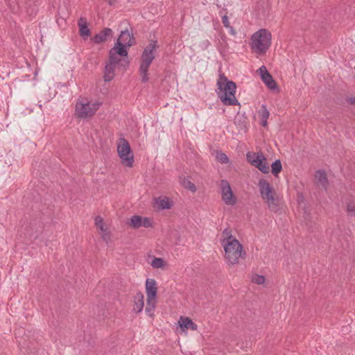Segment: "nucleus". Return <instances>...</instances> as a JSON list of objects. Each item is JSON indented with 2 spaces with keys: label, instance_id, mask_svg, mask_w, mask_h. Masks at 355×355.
<instances>
[{
  "label": "nucleus",
  "instance_id": "21",
  "mask_svg": "<svg viewBox=\"0 0 355 355\" xmlns=\"http://www.w3.org/2000/svg\"><path fill=\"white\" fill-rule=\"evenodd\" d=\"M315 178L320 182L323 187L326 188L328 184V180L324 171L320 170L317 171L315 173Z\"/></svg>",
  "mask_w": 355,
  "mask_h": 355
},
{
  "label": "nucleus",
  "instance_id": "9",
  "mask_svg": "<svg viewBox=\"0 0 355 355\" xmlns=\"http://www.w3.org/2000/svg\"><path fill=\"white\" fill-rule=\"evenodd\" d=\"M222 200L227 205H234L236 203V198L234 196L230 183L226 180L220 181Z\"/></svg>",
  "mask_w": 355,
  "mask_h": 355
},
{
  "label": "nucleus",
  "instance_id": "16",
  "mask_svg": "<svg viewBox=\"0 0 355 355\" xmlns=\"http://www.w3.org/2000/svg\"><path fill=\"white\" fill-rule=\"evenodd\" d=\"M78 26H79V31H80V35L83 37V38L87 37L90 35L91 31L89 28H88L87 21L85 19L81 17L78 20Z\"/></svg>",
  "mask_w": 355,
  "mask_h": 355
},
{
  "label": "nucleus",
  "instance_id": "29",
  "mask_svg": "<svg viewBox=\"0 0 355 355\" xmlns=\"http://www.w3.org/2000/svg\"><path fill=\"white\" fill-rule=\"evenodd\" d=\"M216 159L221 164H227L229 162L228 157L226 155V154L222 152L217 153Z\"/></svg>",
  "mask_w": 355,
  "mask_h": 355
},
{
  "label": "nucleus",
  "instance_id": "37",
  "mask_svg": "<svg viewBox=\"0 0 355 355\" xmlns=\"http://www.w3.org/2000/svg\"><path fill=\"white\" fill-rule=\"evenodd\" d=\"M227 28H229V32L232 35H236V32L235 31L234 28L232 26H230Z\"/></svg>",
  "mask_w": 355,
  "mask_h": 355
},
{
  "label": "nucleus",
  "instance_id": "22",
  "mask_svg": "<svg viewBox=\"0 0 355 355\" xmlns=\"http://www.w3.org/2000/svg\"><path fill=\"white\" fill-rule=\"evenodd\" d=\"M282 170V162L279 159H276L271 164V173L275 177H277Z\"/></svg>",
  "mask_w": 355,
  "mask_h": 355
},
{
  "label": "nucleus",
  "instance_id": "4",
  "mask_svg": "<svg viewBox=\"0 0 355 355\" xmlns=\"http://www.w3.org/2000/svg\"><path fill=\"white\" fill-rule=\"evenodd\" d=\"M258 186L261 198L266 201L269 209L271 210L276 209L277 207V200L275 197L272 187L268 181L265 179H261L259 181Z\"/></svg>",
  "mask_w": 355,
  "mask_h": 355
},
{
  "label": "nucleus",
  "instance_id": "19",
  "mask_svg": "<svg viewBox=\"0 0 355 355\" xmlns=\"http://www.w3.org/2000/svg\"><path fill=\"white\" fill-rule=\"evenodd\" d=\"M155 202L162 209H168L172 206V203L167 197H158L155 198Z\"/></svg>",
  "mask_w": 355,
  "mask_h": 355
},
{
  "label": "nucleus",
  "instance_id": "32",
  "mask_svg": "<svg viewBox=\"0 0 355 355\" xmlns=\"http://www.w3.org/2000/svg\"><path fill=\"white\" fill-rule=\"evenodd\" d=\"M95 225L97 227H98L101 231H104L103 228V220L101 216H96L95 218Z\"/></svg>",
  "mask_w": 355,
  "mask_h": 355
},
{
  "label": "nucleus",
  "instance_id": "8",
  "mask_svg": "<svg viewBox=\"0 0 355 355\" xmlns=\"http://www.w3.org/2000/svg\"><path fill=\"white\" fill-rule=\"evenodd\" d=\"M247 159L253 166L257 168L263 173H268L270 171L269 166L266 162V159L262 153L247 154Z\"/></svg>",
  "mask_w": 355,
  "mask_h": 355
},
{
  "label": "nucleus",
  "instance_id": "34",
  "mask_svg": "<svg viewBox=\"0 0 355 355\" xmlns=\"http://www.w3.org/2000/svg\"><path fill=\"white\" fill-rule=\"evenodd\" d=\"M259 71L261 78H263V76H265L267 73H269L265 66H261L259 69Z\"/></svg>",
  "mask_w": 355,
  "mask_h": 355
},
{
  "label": "nucleus",
  "instance_id": "28",
  "mask_svg": "<svg viewBox=\"0 0 355 355\" xmlns=\"http://www.w3.org/2000/svg\"><path fill=\"white\" fill-rule=\"evenodd\" d=\"M347 211L349 216L355 217V202L351 201L347 205Z\"/></svg>",
  "mask_w": 355,
  "mask_h": 355
},
{
  "label": "nucleus",
  "instance_id": "1",
  "mask_svg": "<svg viewBox=\"0 0 355 355\" xmlns=\"http://www.w3.org/2000/svg\"><path fill=\"white\" fill-rule=\"evenodd\" d=\"M218 92H217L222 103L225 105H240L239 102L235 97L236 84L229 80L227 78L222 74L217 81Z\"/></svg>",
  "mask_w": 355,
  "mask_h": 355
},
{
  "label": "nucleus",
  "instance_id": "17",
  "mask_svg": "<svg viewBox=\"0 0 355 355\" xmlns=\"http://www.w3.org/2000/svg\"><path fill=\"white\" fill-rule=\"evenodd\" d=\"M258 114L261 120V124L262 126L266 127L268 125V119L270 116V112L267 110V107L265 104L261 106L260 110L258 112Z\"/></svg>",
  "mask_w": 355,
  "mask_h": 355
},
{
  "label": "nucleus",
  "instance_id": "33",
  "mask_svg": "<svg viewBox=\"0 0 355 355\" xmlns=\"http://www.w3.org/2000/svg\"><path fill=\"white\" fill-rule=\"evenodd\" d=\"M101 102H95L94 103H90V107L91 110L94 112V115L95 114L96 112L100 108L101 105Z\"/></svg>",
  "mask_w": 355,
  "mask_h": 355
},
{
  "label": "nucleus",
  "instance_id": "35",
  "mask_svg": "<svg viewBox=\"0 0 355 355\" xmlns=\"http://www.w3.org/2000/svg\"><path fill=\"white\" fill-rule=\"evenodd\" d=\"M222 23L223 26L226 28H228L230 26V24L228 19L227 16L225 15L222 17Z\"/></svg>",
  "mask_w": 355,
  "mask_h": 355
},
{
  "label": "nucleus",
  "instance_id": "26",
  "mask_svg": "<svg viewBox=\"0 0 355 355\" xmlns=\"http://www.w3.org/2000/svg\"><path fill=\"white\" fill-rule=\"evenodd\" d=\"M182 185L185 189L191 191L193 193H195L196 191V185L189 180H184L182 182Z\"/></svg>",
  "mask_w": 355,
  "mask_h": 355
},
{
  "label": "nucleus",
  "instance_id": "30",
  "mask_svg": "<svg viewBox=\"0 0 355 355\" xmlns=\"http://www.w3.org/2000/svg\"><path fill=\"white\" fill-rule=\"evenodd\" d=\"M252 282L259 285L263 284L265 282V277L263 275H256L253 277Z\"/></svg>",
  "mask_w": 355,
  "mask_h": 355
},
{
  "label": "nucleus",
  "instance_id": "14",
  "mask_svg": "<svg viewBox=\"0 0 355 355\" xmlns=\"http://www.w3.org/2000/svg\"><path fill=\"white\" fill-rule=\"evenodd\" d=\"M144 297L141 292H138L135 295L133 311L140 313L143 310L144 306Z\"/></svg>",
  "mask_w": 355,
  "mask_h": 355
},
{
  "label": "nucleus",
  "instance_id": "5",
  "mask_svg": "<svg viewBox=\"0 0 355 355\" xmlns=\"http://www.w3.org/2000/svg\"><path fill=\"white\" fill-rule=\"evenodd\" d=\"M224 246L225 258L231 264H235L238 262L239 259L242 257L243 246L237 239H232L231 242H228L223 245Z\"/></svg>",
  "mask_w": 355,
  "mask_h": 355
},
{
  "label": "nucleus",
  "instance_id": "2",
  "mask_svg": "<svg viewBox=\"0 0 355 355\" xmlns=\"http://www.w3.org/2000/svg\"><path fill=\"white\" fill-rule=\"evenodd\" d=\"M157 49L158 45L157 41L152 40L143 51L139 69L140 76H141V81L143 83L148 81V69L155 58V53Z\"/></svg>",
  "mask_w": 355,
  "mask_h": 355
},
{
  "label": "nucleus",
  "instance_id": "18",
  "mask_svg": "<svg viewBox=\"0 0 355 355\" xmlns=\"http://www.w3.org/2000/svg\"><path fill=\"white\" fill-rule=\"evenodd\" d=\"M180 320H182V323L180 324L181 328L184 329H190L191 330H197L198 325L194 323L191 319L188 317H181Z\"/></svg>",
  "mask_w": 355,
  "mask_h": 355
},
{
  "label": "nucleus",
  "instance_id": "3",
  "mask_svg": "<svg viewBox=\"0 0 355 355\" xmlns=\"http://www.w3.org/2000/svg\"><path fill=\"white\" fill-rule=\"evenodd\" d=\"M272 35L269 31L261 28L251 37V49L257 54L266 53L271 45Z\"/></svg>",
  "mask_w": 355,
  "mask_h": 355
},
{
  "label": "nucleus",
  "instance_id": "13",
  "mask_svg": "<svg viewBox=\"0 0 355 355\" xmlns=\"http://www.w3.org/2000/svg\"><path fill=\"white\" fill-rule=\"evenodd\" d=\"M112 30L110 28H104L101 32L96 34L92 38V41L94 44H101L107 41L108 37L112 35Z\"/></svg>",
  "mask_w": 355,
  "mask_h": 355
},
{
  "label": "nucleus",
  "instance_id": "20",
  "mask_svg": "<svg viewBox=\"0 0 355 355\" xmlns=\"http://www.w3.org/2000/svg\"><path fill=\"white\" fill-rule=\"evenodd\" d=\"M263 82L270 89L277 88V83L270 73H267L265 76L261 78Z\"/></svg>",
  "mask_w": 355,
  "mask_h": 355
},
{
  "label": "nucleus",
  "instance_id": "6",
  "mask_svg": "<svg viewBox=\"0 0 355 355\" xmlns=\"http://www.w3.org/2000/svg\"><path fill=\"white\" fill-rule=\"evenodd\" d=\"M114 46L109 51L108 62L116 66L119 65L121 67L125 68L129 65V60H128V50L122 46Z\"/></svg>",
  "mask_w": 355,
  "mask_h": 355
},
{
  "label": "nucleus",
  "instance_id": "7",
  "mask_svg": "<svg viewBox=\"0 0 355 355\" xmlns=\"http://www.w3.org/2000/svg\"><path fill=\"white\" fill-rule=\"evenodd\" d=\"M118 153L121 159L123 164L128 167L132 166L134 162L133 153L130 148L128 141L125 139H121V143L118 146Z\"/></svg>",
  "mask_w": 355,
  "mask_h": 355
},
{
  "label": "nucleus",
  "instance_id": "36",
  "mask_svg": "<svg viewBox=\"0 0 355 355\" xmlns=\"http://www.w3.org/2000/svg\"><path fill=\"white\" fill-rule=\"evenodd\" d=\"M347 102L350 105L355 106V97H350L346 99Z\"/></svg>",
  "mask_w": 355,
  "mask_h": 355
},
{
  "label": "nucleus",
  "instance_id": "11",
  "mask_svg": "<svg viewBox=\"0 0 355 355\" xmlns=\"http://www.w3.org/2000/svg\"><path fill=\"white\" fill-rule=\"evenodd\" d=\"M134 42L135 38L132 35H131L128 30H125L121 31L114 46H116L117 44H119V45H118L119 48L122 46L126 49L133 45Z\"/></svg>",
  "mask_w": 355,
  "mask_h": 355
},
{
  "label": "nucleus",
  "instance_id": "25",
  "mask_svg": "<svg viewBox=\"0 0 355 355\" xmlns=\"http://www.w3.org/2000/svg\"><path fill=\"white\" fill-rule=\"evenodd\" d=\"M155 307V301H147L146 307L145 309V311L149 316H153L154 314V309Z\"/></svg>",
  "mask_w": 355,
  "mask_h": 355
},
{
  "label": "nucleus",
  "instance_id": "27",
  "mask_svg": "<svg viewBox=\"0 0 355 355\" xmlns=\"http://www.w3.org/2000/svg\"><path fill=\"white\" fill-rule=\"evenodd\" d=\"M164 265V261L162 258H157L155 257L154 259L152 261L151 266L154 268H162Z\"/></svg>",
  "mask_w": 355,
  "mask_h": 355
},
{
  "label": "nucleus",
  "instance_id": "12",
  "mask_svg": "<svg viewBox=\"0 0 355 355\" xmlns=\"http://www.w3.org/2000/svg\"><path fill=\"white\" fill-rule=\"evenodd\" d=\"M146 291L147 301H155L157 293V287L156 282L153 279H147L146 281Z\"/></svg>",
  "mask_w": 355,
  "mask_h": 355
},
{
  "label": "nucleus",
  "instance_id": "10",
  "mask_svg": "<svg viewBox=\"0 0 355 355\" xmlns=\"http://www.w3.org/2000/svg\"><path fill=\"white\" fill-rule=\"evenodd\" d=\"M76 114L80 119H86L94 116V112L91 110L89 102L83 103L78 101L75 107Z\"/></svg>",
  "mask_w": 355,
  "mask_h": 355
},
{
  "label": "nucleus",
  "instance_id": "15",
  "mask_svg": "<svg viewBox=\"0 0 355 355\" xmlns=\"http://www.w3.org/2000/svg\"><path fill=\"white\" fill-rule=\"evenodd\" d=\"M116 69V66L112 64V63L107 62L105 64L104 69V76L103 79L105 82H109L112 80L114 77V71Z\"/></svg>",
  "mask_w": 355,
  "mask_h": 355
},
{
  "label": "nucleus",
  "instance_id": "31",
  "mask_svg": "<svg viewBox=\"0 0 355 355\" xmlns=\"http://www.w3.org/2000/svg\"><path fill=\"white\" fill-rule=\"evenodd\" d=\"M153 224L151 220L149 218H141V227L148 228L152 227Z\"/></svg>",
  "mask_w": 355,
  "mask_h": 355
},
{
  "label": "nucleus",
  "instance_id": "24",
  "mask_svg": "<svg viewBox=\"0 0 355 355\" xmlns=\"http://www.w3.org/2000/svg\"><path fill=\"white\" fill-rule=\"evenodd\" d=\"M222 236L224 239L222 241V244H225L228 242H231L232 239H236L232 235L230 230L226 228L222 233Z\"/></svg>",
  "mask_w": 355,
  "mask_h": 355
},
{
  "label": "nucleus",
  "instance_id": "23",
  "mask_svg": "<svg viewBox=\"0 0 355 355\" xmlns=\"http://www.w3.org/2000/svg\"><path fill=\"white\" fill-rule=\"evenodd\" d=\"M141 216L135 215L131 217L129 225L134 229H138L141 227Z\"/></svg>",
  "mask_w": 355,
  "mask_h": 355
}]
</instances>
